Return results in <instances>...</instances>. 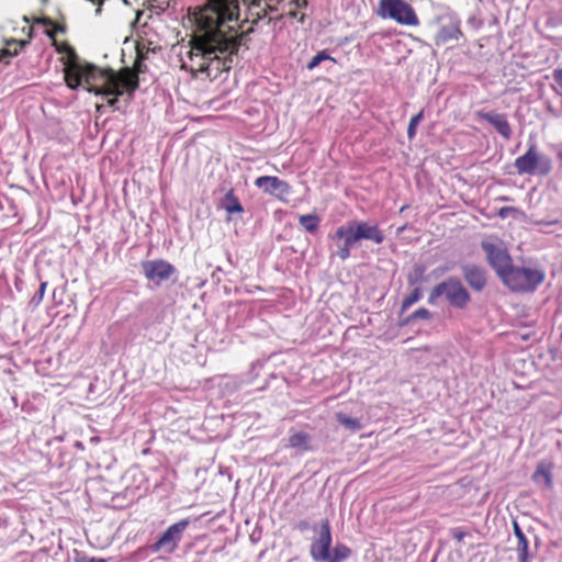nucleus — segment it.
Returning a JSON list of instances; mask_svg holds the SVG:
<instances>
[{"mask_svg": "<svg viewBox=\"0 0 562 562\" xmlns=\"http://www.w3.org/2000/svg\"><path fill=\"white\" fill-rule=\"evenodd\" d=\"M46 286H47V282L46 281L41 282L38 291L33 295V297L30 301V303L32 305H34V306L40 305V303L43 300Z\"/></svg>", "mask_w": 562, "mask_h": 562, "instance_id": "obj_31", "label": "nucleus"}, {"mask_svg": "<svg viewBox=\"0 0 562 562\" xmlns=\"http://www.w3.org/2000/svg\"><path fill=\"white\" fill-rule=\"evenodd\" d=\"M448 271V267H445V266H440V267H437L434 271H432V274L435 277H439L441 274H443L445 272Z\"/></svg>", "mask_w": 562, "mask_h": 562, "instance_id": "obj_39", "label": "nucleus"}, {"mask_svg": "<svg viewBox=\"0 0 562 562\" xmlns=\"http://www.w3.org/2000/svg\"><path fill=\"white\" fill-rule=\"evenodd\" d=\"M336 420L346 429L356 432L362 429V423L359 418L350 417L345 413H337Z\"/></svg>", "mask_w": 562, "mask_h": 562, "instance_id": "obj_21", "label": "nucleus"}, {"mask_svg": "<svg viewBox=\"0 0 562 562\" xmlns=\"http://www.w3.org/2000/svg\"><path fill=\"white\" fill-rule=\"evenodd\" d=\"M255 186L277 199H284L291 193L290 184L274 176H261L255 180Z\"/></svg>", "mask_w": 562, "mask_h": 562, "instance_id": "obj_13", "label": "nucleus"}, {"mask_svg": "<svg viewBox=\"0 0 562 562\" xmlns=\"http://www.w3.org/2000/svg\"><path fill=\"white\" fill-rule=\"evenodd\" d=\"M229 22H231L229 20H227V21L223 22V25H221L222 32H223V33L225 34V36H227V37H236V38L240 40V45L243 44L244 38H245L248 34H250V33H252V32H254V29H252V27H250V29H248L246 32H243V33H240V34H239V33L237 32V30H236L234 26H232V25H229V24H228Z\"/></svg>", "mask_w": 562, "mask_h": 562, "instance_id": "obj_26", "label": "nucleus"}, {"mask_svg": "<svg viewBox=\"0 0 562 562\" xmlns=\"http://www.w3.org/2000/svg\"><path fill=\"white\" fill-rule=\"evenodd\" d=\"M445 296L448 304L457 310H464L471 302V294L458 277H449L436 284L428 296V303L435 305Z\"/></svg>", "mask_w": 562, "mask_h": 562, "instance_id": "obj_4", "label": "nucleus"}, {"mask_svg": "<svg viewBox=\"0 0 562 562\" xmlns=\"http://www.w3.org/2000/svg\"><path fill=\"white\" fill-rule=\"evenodd\" d=\"M406 227H407V225H406V224H405V225H403V226H401V227H398V228H397V232H396V233H397V235L402 234V233L406 229Z\"/></svg>", "mask_w": 562, "mask_h": 562, "instance_id": "obj_40", "label": "nucleus"}, {"mask_svg": "<svg viewBox=\"0 0 562 562\" xmlns=\"http://www.w3.org/2000/svg\"><path fill=\"white\" fill-rule=\"evenodd\" d=\"M350 223L361 240H370L376 245L384 241L385 236L376 223L367 221H351Z\"/></svg>", "mask_w": 562, "mask_h": 562, "instance_id": "obj_16", "label": "nucleus"}, {"mask_svg": "<svg viewBox=\"0 0 562 562\" xmlns=\"http://www.w3.org/2000/svg\"><path fill=\"white\" fill-rule=\"evenodd\" d=\"M29 44L27 41H24V40H20V41H12V43L10 45H14V49L13 52L10 50V48H7L2 56H14L18 54L19 49H22L23 47H25L26 45Z\"/></svg>", "mask_w": 562, "mask_h": 562, "instance_id": "obj_32", "label": "nucleus"}, {"mask_svg": "<svg viewBox=\"0 0 562 562\" xmlns=\"http://www.w3.org/2000/svg\"><path fill=\"white\" fill-rule=\"evenodd\" d=\"M431 317H432V314L429 310H427L425 307H420V308L416 310L415 312H413L412 314H409L408 316H406L405 318H403L400 322V325L406 326L419 318L429 321V319H431Z\"/></svg>", "mask_w": 562, "mask_h": 562, "instance_id": "obj_25", "label": "nucleus"}, {"mask_svg": "<svg viewBox=\"0 0 562 562\" xmlns=\"http://www.w3.org/2000/svg\"><path fill=\"white\" fill-rule=\"evenodd\" d=\"M153 3L149 7V10L151 12H155L156 14H161L169 8V0H151Z\"/></svg>", "mask_w": 562, "mask_h": 562, "instance_id": "obj_30", "label": "nucleus"}, {"mask_svg": "<svg viewBox=\"0 0 562 562\" xmlns=\"http://www.w3.org/2000/svg\"><path fill=\"white\" fill-rule=\"evenodd\" d=\"M540 479L544 480V484L547 487L552 486V473H551V467L546 463L538 464L536 471L532 474V480L535 482H539Z\"/></svg>", "mask_w": 562, "mask_h": 562, "instance_id": "obj_23", "label": "nucleus"}, {"mask_svg": "<svg viewBox=\"0 0 562 562\" xmlns=\"http://www.w3.org/2000/svg\"><path fill=\"white\" fill-rule=\"evenodd\" d=\"M423 117H424V111H420L419 113H417L416 115H414L411 119L408 127H407V137L409 139H413L415 137L417 125L423 120Z\"/></svg>", "mask_w": 562, "mask_h": 562, "instance_id": "obj_29", "label": "nucleus"}, {"mask_svg": "<svg viewBox=\"0 0 562 562\" xmlns=\"http://www.w3.org/2000/svg\"><path fill=\"white\" fill-rule=\"evenodd\" d=\"M312 437L310 434L305 431H294L290 430V436L288 439L286 448L295 449L297 451H310L312 450L311 446Z\"/></svg>", "mask_w": 562, "mask_h": 562, "instance_id": "obj_18", "label": "nucleus"}, {"mask_svg": "<svg viewBox=\"0 0 562 562\" xmlns=\"http://www.w3.org/2000/svg\"><path fill=\"white\" fill-rule=\"evenodd\" d=\"M426 266L423 263L414 265L412 271L407 276V282L411 286H418L425 281Z\"/></svg>", "mask_w": 562, "mask_h": 562, "instance_id": "obj_24", "label": "nucleus"}, {"mask_svg": "<svg viewBox=\"0 0 562 562\" xmlns=\"http://www.w3.org/2000/svg\"><path fill=\"white\" fill-rule=\"evenodd\" d=\"M315 533L310 546V554L314 562H344L351 557V549L337 542L330 551L333 543L331 526L327 518L313 526Z\"/></svg>", "mask_w": 562, "mask_h": 562, "instance_id": "obj_3", "label": "nucleus"}, {"mask_svg": "<svg viewBox=\"0 0 562 562\" xmlns=\"http://www.w3.org/2000/svg\"><path fill=\"white\" fill-rule=\"evenodd\" d=\"M514 532L518 540L517 552L519 562H530L528 553V540L517 522H514Z\"/></svg>", "mask_w": 562, "mask_h": 562, "instance_id": "obj_20", "label": "nucleus"}, {"mask_svg": "<svg viewBox=\"0 0 562 562\" xmlns=\"http://www.w3.org/2000/svg\"><path fill=\"white\" fill-rule=\"evenodd\" d=\"M461 37H463L461 20L456 15H449L442 18V23L434 41L437 46H440L451 41L458 42Z\"/></svg>", "mask_w": 562, "mask_h": 562, "instance_id": "obj_12", "label": "nucleus"}, {"mask_svg": "<svg viewBox=\"0 0 562 562\" xmlns=\"http://www.w3.org/2000/svg\"><path fill=\"white\" fill-rule=\"evenodd\" d=\"M112 98L108 99V105L111 106L114 111H120V97L121 95H111Z\"/></svg>", "mask_w": 562, "mask_h": 562, "instance_id": "obj_34", "label": "nucleus"}, {"mask_svg": "<svg viewBox=\"0 0 562 562\" xmlns=\"http://www.w3.org/2000/svg\"><path fill=\"white\" fill-rule=\"evenodd\" d=\"M538 224H539V225H550L551 223H549V222H543V221H540V222H539Z\"/></svg>", "mask_w": 562, "mask_h": 562, "instance_id": "obj_44", "label": "nucleus"}, {"mask_svg": "<svg viewBox=\"0 0 562 562\" xmlns=\"http://www.w3.org/2000/svg\"><path fill=\"white\" fill-rule=\"evenodd\" d=\"M296 528H297L300 531H305V530L310 529V528H311V526H310V522H308V521H306V520H301V521H299V522H297ZM312 529H313V526H312Z\"/></svg>", "mask_w": 562, "mask_h": 562, "instance_id": "obj_38", "label": "nucleus"}, {"mask_svg": "<svg viewBox=\"0 0 562 562\" xmlns=\"http://www.w3.org/2000/svg\"><path fill=\"white\" fill-rule=\"evenodd\" d=\"M325 60H329L331 63H336V59L330 56L326 49H323L321 52H318L306 65V68L308 70H313L314 68H316L318 65H321V63L325 61Z\"/></svg>", "mask_w": 562, "mask_h": 562, "instance_id": "obj_28", "label": "nucleus"}, {"mask_svg": "<svg viewBox=\"0 0 562 562\" xmlns=\"http://www.w3.org/2000/svg\"><path fill=\"white\" fill-rule=\"evenodd\" d=\"M481 248L486 255V260L497 277L503 281L513 267V259L503 240L498 238L485 239Z\"/></svg>", "mask_w": 562, "mask_h": 562, "instance_id": "obj_7", "label": "nucleus"}, {"mask_svg": "<svg viewBox=\"0 0 562 562\" xmlns=\"http://www.w3.org/2000/svg\"><path fill=\"white\" fill-rule=\"evenodd\" d=\"M36 23H41L43 25H46V26H53L52 29H48L46 30V34L49 38H52L53 41H55V36L58 32L63 33L65 31V27L61 26V25H55L53 23V21L48 18H42V19H38L36 20ZM54 44L56 45V50L58 53H65L66 56H67V61L65 63V68H64V77L66 78V68H67V65L69 64L70 59H69V55H68V50H67V47H69L68 44H61V45H57L56 42H54ZM70 48H72L70 46Z\"/></svg>", "mask_w": 562, "mask_h": 562, "instance_id": "obj_17", "label": "nucleus"}, {"mask_svg": "<svg viewBox=\"0 0 562 562\" xmlns=\"http://www.w3.org/2000/svg\"><path fill=\"white\" fill-rule=\"evenodd\" d=\"M546 271L540 267H513L502 281L517 293H533L544 282Z\"/></svg>", "mask_w": 562, "mask_h": 562, "instance_id": "obj_5", "label": "nucleus"}, {"mask_svg": "<svg viewBox=\"0 0 562 562\" xmlns=\"http://www.w3.org/2000/svg\"><path fill=\"white\" fill-rule=\"evenodd\" d=\"M516 212V209L513 207V206H504L502 209H499L498 211V216L502 217V218H506L508 217L509 214Z\"/></svg>", "mask_w": 562, "mask_h": 562, "instance_id": "obj_35", "label": "nucleus"}, {"mask_svg": "<svg viewBox=\"0 0 562 562\" xmlns=\"http://www.w3.org/2000/svg\"><path fill=\"white\" fill-rule=\"evenodd\" d=\"M451 535L454 539H457L458 541H462L463 538L465 537V532L462 531L460 528H454L452 529L451 531Z\"/></svg>", "mask_w": 562, "mask_h": 562, "instance_id": "obj_36", "label": "nucleus"}, {"mask_svg": "<svg viewBox=\"0 0 562 562\" xmlns=\"http://www.w3.org/2000/svg\"><path fill=\"white\" fill-rule=\"evenodd\" d=\"M304 19H305V14H301V16L299 18V22L301 24H303L304 23Z\"/></svg>", "mask_w": 562, "mask_h": 562, "instance_id": "obj_43", "label": "nucleus"}, {"mask_svg": "<svg viewBox=\"0 0 562 562\" xmlns=\"http://www.w3.org/2000/svg\"><path fill=\"white\" fill-rule=\"evenodd\" d=\"M378 13L402 25L416 26L419 23L415 10L404 0H380Z\"/></svg>", "mask_w": 562, "mask_h": 562, "instance_id": "obj_8", "label": "nucleus"}, {"mask_svg": "<svg viewBox=\"0 0 562 562\" xmlns=\"http://www.w3.org/2000/svg\"><path fill=\"white\" fill-rule=\"evenodd\" d=\"M220 207L224 209L229 215L244 213V206L236 196L233 189H229L220 201Z\"/></svg>", "mask_w": 562, "mask_h": 562, "instance_id": "obj_19", "label": "nucleus"}, {"mask_svg": "<svg viewBox=\"0 0 562 562\" xmlns=\"http://www.w3.org/2000/svg\"><path fill=\"white\" fill-rule=\"evenodd\" d=\"M307 5V1L306 0H303L302 3H300L297 1V7H306Z\"/></svg>", "mask_w": 562, "mask_h": 562, "instance_id": "obj_42", "label": "nucleus"}, {"mask_svg": "<svg viewBox=\"0 0 562 562\" xmlns=\"http://www.w3.org/2000/svg\"><path fill=\"white\" fill-rule=\"evenodd\" d=\"M238 16L237 0H211L193 13L195 34L188 54L189 68L193 74L215 80L231 69L233 56L240 48V40L225 36L221 25L227 20L237 21Z\"/></svg>", "mask_w": 562, "mask_h": 562, "instance_id": "obj_1", "label": "nucleus"}, {"mask_svg": "<svg viewBox=\"0 0 562 562\" xmlns=\"http://www.w3.org/2000/svg\"><path fill=\"white\" fill-rule=\"evenodd\" d=\"M289 15H290L291 18L296 19V18H297V12H296V11H291V12H289Z\"/></svg>", "mask_w": 562, "mask_h": 562, "instance_id": "obj_41", "label": "nucleus"}, {"mask_svg": "<svg viewBox=\"0 0 562 562\" xmlns=\"http://www.w3.org/2000/svg\"><path fill=\"white\" fill-rule=\"evenodd\" d=\"M330 238L338 241L342 240L336 251V256L342 261L350 257L351 249L361 240L350 222L337 227Z\"/></svg>", "mask_w": 562, "mask_h": 562, "instance_id": "obj_11", "label": "nucleus"}, {"mask_svg": "<svg viewBox=\"0 0 562 562\" xmlns=\"http://www.w3.org/2000/svg\"><path fill=\"white\" fill-rule=\"evenodd\" d=\"M423 297V290L420 286H415L414 290L408 294L402 302L401 313L407 311L413 304L417 303Z\"/></svg>", "mask_w": 562, "mask_h": 562, "instance_id": "obj_27", "label": "nucleus"}, {"mask_svg": "<svg viewBox=\"0 0 562 562\" xmlns=\"http://www.w3.org/2000/svg\"><path fill=\"white\" fill-rule=\"evenodd\" d=\"M462 276L467 284L475 292H481L487 284L486 271L484 268L474 263H464L461 266Z\"/></svg>", "mask_w": 562, "mask_h": 562, "instance_id": "obj_14", "label": "nucleus"}, {"mask_svg": "<svg viewBox=\"0 0 562 562\" xmlns=\"http://www.w3.org/2000/svg\"><path fill=\"white\" fill-rule=\"evenodd\" d=\"M407 207H408V205H403L400 211L401 212L406 211Z\"/></svg>", "mask_w": 562, "mask_h": 562, "instance_id": "obj_45", "label": "nucleus"}, {"mask_svg": "<svg viewBox=\"0 0 562 562\" xmlns=\"http://www.w3.org/2000/svg\"><path fill=\"white\" fill-rule=\"evenodd\" d=\"M476 115L481 120L491 124L504 139L509 140L512 138L513 130L506 114L497 113L495 111H479Z\"/></svg>", "mask_w": 562, "mask_h": 562, "instance_id": "obj_15", "label": "nucleus"}, {"mask_svg": "<svg viewBox=\"0 0 562 562\" xmlns=\"http://www.w3.org/2000/svg\"><path fill=\"white\" fill-rule=\"evenodd\" d=\"M140 268L145 278L156 286L161 285L177 273L176 267L164 259L142 261Z\"/></svg>", "mask_w": 562, "mask_h": 562, "instance_id": "obj_10", "label": "nucleus"}, {"mask_svg": "<svg viewBox=\"0 0 562 562\" xmlns=\"http://www.w3.org/2000/svg\"><path fill=\"white\" fill-rule=\"evenodd\" d=\"M191 521L189 518L181 519L172 525H170L158 538V540L149 546V550L151 553H173L186 532Z\"/></svg>", "mask_w": 562, "mask_h": 562, "instance_id": "obj_9", "label": "nucleus"}, {"mask_svg": "<svg viewBox=\"0 0 562 562\" xmlns=\"http://www.w3.org/2000/svg\"><path fill=\"white\" fill-rule=\"evenodd\" d=\"M74 562H106L104 559L88 557L85 553H78L74 560Z\"/></svg>", "mask_w": 562, "mask_h": 562, "instance_id": "obj_33", "label": "nucleus"}, {"mask_svg": "<svg viewBox=\"0 0 562 562\" xmlns=\"http://www.w3.org/2000/svg\"><path fill=\"white\" fill-rule=\"evenodd\" d=\"M553 79L560 87H562V68L553 70Z\"/></svg>", "mask_w": 562, "mask_h": 562, "instance_id": "obj_37", "label": "nucleus"}, {"mask_svg": "<svg viewBox=\"0 0 562 562\" xmlns=\"http://www.w3.org/2000/svg\"><path fill=\"white\" fill-rule=\"evenodd\" d=\"M514 167L518 175L544 177L551 172L552 161L550 157L539 154L537 145L532 143L524 155L515 159Z\"/></svg>", "mask_w": 562, "mask_h": 562, "instance_id": "obj_6", "label": "nucleus"}, {"mask_svg": "<svg viewBox=\"0 0 562 562\" xmlns=\"http://www.w3.org/2000/svg\"><path fill=\"white\" fill-rule=\"evenodd\" d=\"M319 217L315 213L304 214L299 217V223L304 227V229L311 234L317 232L319 226Z\"/></svg>", "mask_w": 562, "mask_h": 562, "instance_id": "obj_22", "label": "nucleus"}, {"mask_svg": "<svg viewBox=\"0 0 562 562\" xmlns=\"http://www.w3.org/2000/svg\"><path fill=\"white\" fill-rule=\"evenodd\" d=\"M67 50L70 61L66 68V83L69 89L77 90L85 83L95 95H123L126 92L124 102L130 104L139 87L136 76H120L112 69H101L81 60L74 48L67 47Z\"/></svg>", "mask_w": 562, "mask_h": 562, "instance_id": "obj_2", "label": "nucleus"}]
</instances>
